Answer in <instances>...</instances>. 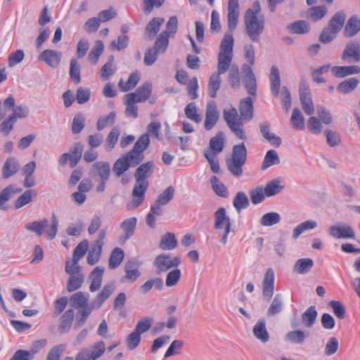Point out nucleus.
<instances>
[{"label": "nucleus", "instance_id": "nucleus-1", "mask_svg": "<svg viewBox=\"0 0 360 360\" xmlns=\"http://www.w3.org/2000/svg\"><path fill=\"white\" fill-rule=\"evenodd\" d=\"M239 17L238 0H229L228 3V27L226 32L221 40L219 52L233 53L234 39L233 32L236 28Z\"/></svg>", "mask_w": 360, "mask_h": 360}, {"label": "nucleus", "instance_id": "nucleus-2", "mask_svg": "<svg viewBox=\"0 0 360 360\" xmlns=\"http://www.w3.org/2000/svg\"><path fill=\"white\" fill-rule=\"evenodd\" d=\"M247 156L248 151L244 143L233 147L231 157L226 160L227 168L233 176L240 177L243 175V167L246 162Z\"/></svg>", "mask_w": 360, "mask_h": 360}, {"label": "nucleus", "instance_id": "nucleus-3", "mask_svg": "<svg viewBox=\"0 0 360 360\" xmlns=\"http://www.w3.org/2000/svg\"><path fill=\"white\" fill-rule=\"evenodd\" d=\"M223 116L228 127L235 136L240 139L246 140L247 137L243 127V122L242 118L238 116L236 108L231 107L224 109Z\"/></svg>", "mask_w": 360, "mask_h": 360}, {"label": "nucleus", "instance_id": "nucleus-4", "mask_svg": "<svg viewBox=\"0 0 360 360\" xmlns=\"http://www.w3.org/2000/svg\"><path fill=\"white\" fill-rule=\"evenodd\" d=\"M246 34L253 42H259L260 35L263 33L265 26L264 16H244Z\"/></svg>", "mask_w": 360, "mask_h": 360}, {"label": "nucleus", "instance_id": "nucleus-5", "mask_svg": "<svg viewBox=\"0 0 360 360\" xmlns=\"http://www.w3.org/2000/svg\"><path fill=\"white\" fill-rule=\"evenodd\" d=\"M92 176L99 181L96 192L103 193L110 175V167L108 162L98 161L93 164L91 170Z\"/></svg>", "mask_w": 360, "mask_h": 360}, {"label": "nucleus", "instance_id": "nucleus-6", "mask_svg": "<svg viewBox=\"0 0 360 360\" xmlns=\"http://www.w3.org/2000/svg\"><path fill=\"white\" fill-rule=\"evenodd\" d=\"M214 228L216 230L224 229L220 242L226 245L228 240V236L231 232L235 233L231 229V219L227 215L224 207H219L214 214Z\"/></svg>", "mask_w": 360, "mask_h": 360}, {"label": "nucleus", "instance_id": "nucleus-7", "mask_svg": "<svg viewBox=\"0 0 360 360\" xmlns=\"http://www.w3.org/2000/svg\"><path fill=\"white\" fill-rule=\"evenodd\" d=\"M65 271L70 275L67 283V290L71 292L80 288L84 280V276L81 273V267L70 266V262L66 261Z\"/></svg>", "mask_w": 360, "mask_h": 360}, {"label": "nucleus", "instance_id": "nucleus-8", "mask_svg": "<svg viewBox=\"0 0 360 360\" xmlns=\"http://www.w3.org/2000/svg\"><path fill=\"white\" fill-rule=\"evenodd\" d=\"M341 59L347 63H356L360 61V43L356 41L348 42L342 53Z\"/></svg>", "mask_w": 360, "mask_h": 360}, {"label": "nucleus", "instance_id": "nucleus-9", "mask_svg": "<svg viewBox=\"0 0 360 360\" xmlns=\"http://www.w3.org/2000/svg\"><path fill=\"white\" fill-rule=\"evenodd\" d=\"M148 187V181H136L132 191L134 199L127 204L129 210L136 208L141 205L144 200L145 193Z\"/></svg>", "mask_w": 360, "mask_h": 360}, {"label": "nucleus", "instance_id": "nucleus-10", "mask_svg": "<svg viewBox=\"0 0 360 360\" xmlns=\"http://www.w3.org/2000/svg\"><path fill=\"white\" fill-rule=\"evenodd\" d=\"M140 263L135 258L129 259L124 266L125 275L121 278V282H135L141 276L139 270Z\"/></svg>", "mask_w": 360, "mask_h": 360}, {"label": "nucleus", "instance_id": "nucleus-11", "mask_svg": "<svg viewBox=\"0 0 360 360\" xmlns=\"http://www.w3.org/2000/svg\"><path fill=\"white\" fill-rule=\"evenodd\" d=\"M242 71L244 73L243 83L245 88L250 95L256 96L257 82L251 67L247 64H244L242 66Z\"/></svg>", "mask_w": 360, "mask_h": 360}, {"label": "nucleus", "instance_id": "nucleus-12", "mask_svg": "<svg viewBox=\"0 0 360 360\" xmlns=\"http://www.w3.org/2000/svg\"><path fill=\"white\" fill-rule=\"evenodd\" d=\"M329 234L335 238H354L355 232L352 227L347 224L331 226Z\"/></svg>", "mask_w": 360, "mask_h": 360}, {"label": "nucleus", "instance_id": "nucleus-13", "mask_svg": "<svg viewBox=\"0 0 360 360\" xmlns=\"http://www.w3.org/2000/svg\"><path fill=\"white\" fill-rule=\"evenodd\" d=\"M274 292V272L272 269H268L262 282V295L269 300Z\"/></svg>", "mask_w": 360, "mask_h": 360}, {"label": "nucleus", "instance_id": "nucleus-14", "mask_svg": "<svg viewBox=\"0 0 360 360\" xmlns=\"http://www.w3.org/2000/svg\"><path fill=\"white\" fill-rule=\"evenodd\" d=\"M137 224V219L134 217L124 219L120 224V229L123 231L124 235L120 237V241L122 243L131 238L135 232Z\"/></svg>", "mask_w": 360, "mask_h": 360}, {"label": "nucleus", "instance_id": "nucleus-15", "mask_svg": "<svg viewBox=\"0 0 360 360\" xmlns=\"http://www.w3.org/2000/svg\"><path fill=\"white\" fill-rule=\"evenodd\" d=\"M39 60L45 62L50 67L57 68L61 60V53L59 51L46 49L39 56Z\"/></svg>", "mask_w": 360, "mask_h": 360}, {"label": "nucleus", "instance_id": "nucleus-16", "mask_svg": "<svg viewBox=\"0 0 360 360\" xmlns=\"http://www.w3.org/2000/svg\"><path fill=\"white\" fill-rule=\"evenodd\" d=\"M239 112L243 122H247L252 119L254 108L252 99L250 97H246L240 101Z\"/></svg>", "mask_w": 360, "mask_h": 360}, {"label": "nucleus", "instance_id": "nucleus-17", "mask_svg": "<svg viewBox=\"0 0 360 360\" xmlns=\"http://www.w3.org/2000/svg\"><path fill=\"white\" fill-rule=\"evenodd\" d=\"M20 169V163L15 157H8L2 167L1 176L4 179H8L15 175Z\"/></svg>", "mask_w": 360, "mask_h": 360}, {"label": "nucleus", "instance_id": "nucleus-18", "mask_svg": "<svg viewBox=\"0 0 360 360\" xmlns=\"http://www.w3.org/2000/svg\"><path fill=\"white\" fill-rule=\"evenodd\" d=\"M89 294L83 292H77L72 294L70 297V306L75 309H85L90 307L89 303Z\"/></svg>", "mask_w": 360, "mask_h": 360}, {"label": "nucleus", "instance_id": "nucleus-19", "mask_svg": "<svg viewBox=\"0 0 360 360\" xmlns=\"http://www.w3.org/2000/svg\"><path fill=\"white\" fill-rule=\"evenodd\" d=\"M154 167L153 161H148L139 165L134 173L136 181H148L146 179L153 174Z\"/></svg>", "mask_w": 360, "mask_h": 360}, {"label": "nucleus", "instance_id": "nucleus-20", "mask_svg": "<svg viewBox=\"0 0 360 360\" xmlns=\"http://www.w3.org/2000/svg\"><path fill=\"white\" fill-rule=\"evenodd\" d=\"M22 188L17 187L14 184H10L5 187L0 192V210H6L7 207L4 205L6 202L10 200L12 195L20 193Z\"/></svg>", "mask_w": 360, "mask_h": 360}, {"label": "nucleus", "instance_id": "nucleus-21", "mask_svg": "<svg viewBox=\"0 0 360 360\" xmlns=\"http://www.w3.org/2000/svg\"><path fill=\"white\" fill-rule=\"evenodd\" d=\"M163 18L156 17L152 18L146 25L145 28V34L146 37L152 40L159 32L162 25L164 23Z\"/></svg>", "mask_w": 360, "mask_h": 360}, {"label": "nucleus", "instance_id": "nucleus-22", "mask_svg": "<svg viewBox=\"0 0 360 360\" xmlns=\"http://www.w3.org/2000/svg\"><path fill=\"white\" fill-rule=\"evenodd\" d=\"M219 117V112L215 105H208L205 112V129L211 130L217 124Z\"/></svg>", "mask_w": 360, "mask_h": 360}, {"label": "nucleus", "instance_id": "nucleus-23", "mask_svg": "<svg viewBox=\"0 0 360 360\" xmlns=\"http://www.w3.org/2000/svg\"><path fill=\"white\" fill-rule=\"evenodd\" d=\"M331 72L335 77L342 78L360 73V67L358 65L334 66Z\"/></svg>", "mask_w": 360, "mask_h": 360}, {"label": "nucleus", "instance_id": "nucleus-24", "mask_svg": "<svg viewBox=\"0 0 360 360\" xmlns=\"http://www.w3.org/2000/svg\"><path fill=\"white\" fill-rule=\"evenodd\" d=\"M360 31V19L357 15L351 16L347 22L344 30L345 37H354Z\"/></svg>", "mask_w": 360, "mask_h": 360}, {"label": "nucleus", "instance_id": "nucleus-25", "mask_svg": "<svg viewBox=\"0 0 360 360\" xmlns=\"http://www.w3.org/2000/svg\"><path fill=\"white\" fill-rule=\"evenodd\" d=\"M104 268L100 266H96L90 274L89 278L91 281L89 290L92 292L98 290L102 283Z\"/></svg>", "mask_w": 360, "mask_h": 360}, {"label": "nucleus", "instance_id": "nucleus-26", "mask_svg": "<svg viewBox=\"0 0 360 360\" xmlns=\"http://www.w3.org/2000/svg\"><path fill=\"white\" fill-rule=\"evenodd\" d=\"M233 54L219 52L217 57V72L224 74L231 68Z\"/></svg>", "mask_w": 360, "mask_h": 360}, {"label": "nucleus", "instance_id": "nucleus-27", "mask_svg": "<svg viewBox=\"0 0 360 360\" xmlns=\"http://www.w3.org/2000/svg\"><path fill=\"white\" fill-rule=\"evenodd\" d=\"M346 20V14L344 11H338L334 14L328 22V27L330 29L339 33L344 27Z\"/></svg>", "mask_w": 360, "mask_h": 360}, {"label": "nucleus", "instance_id": "nucleus-28", "mask_svg": "<svg viewBox=\"0 0 360 360\" xmlns=\"http://www.w3.org/2000/svg\"><path fill=\"white\" fill-rule=\"evenodd\" d=\"M152 92V84L150 83H145L139 86L136 91L129 94H134V100L137 103L145 102L150 96Z\"/></svg>", "mask_w": 360, "mask_h": 360}, {"label": "nucleus", "instance_id": "nucleus-29", "mask_svg": "<svg viewBox=\"0 0 360 360\" xmlns=\"http://www.w3.org/2000/svg\"><path fill=\"white\" fill-rule=\"evenodd\" d=\"M75 312L72 309L67 310L60 319L58 331L60 333H65L70 329L74 319Z\"/></svg>", "mask_w": 360, "mask_h": 360}, {"label": "nucleus", "instance_id": "nucleus-30", "mask_svg": "<svg viewBox=\"0 0 360 360\" xmlns=\"http://www.w3.org/2000/svg\"><path fill=\"white\" fill-rule=\"evenodd\" d=\"M318 311L315 306H310L302 314V322L307 328H311L316 322Z\"/></svg>", "mask_w": 360, "mask_h": 360}, {"label": "nucleus", "instance_id": "nucleus-31", "mask_svg": "<svg viewBox=\"0 0 360 360\" xmlns=\"http://www.w3.org/2000/svg\"><path fill=\"white\" fill-rule=\"evenodd\" d=\"M281 86V78L279 71L277 67L272 66L270 73V89L274 96H278Z\"/></svg>", "mask_w": 360, "mask_h": 360}, {"label": "nucleus", "instance_id": "nucleus-32", "mask_svg": "<svg viewBox=\"0 0 360 360\" xmlns=\"http://www.w3.org/2000/svg\"><path fill=\"white\" fill-rule=\"evenodd\" d=\"M177 240L175 234L167 232L161 237L159 248L164 250H172L176 248Z\"/></svg>", "mask_w": 360, "mask_h": 360}, {"label": "nucleus", "instance_id": "nucleus-33", "mask_svg": "<svg viewBox=\"0 0 360 360\" xmlns=\"http://www.w3.org/2000/svg\"><path fill=\"white\" fill-rule=\"evenodd\" d=\"M221 74H219V72H217L212 74L210 77L208 82V94L212 98H215L217 97V91L221 86Z\"/></svg>", "mask_w": 360, "mask_h": 360}, {"label": "nucleus", "instance_id": "nucleus-34", "mask_svg": "<svg viewBox=\"0 0 360 360\" xmlns=\"http://www.w3.org/2000/svg\"><path fill=\"white\" fill-rule=\"evenodd\" d=\"M225 135L221 131H219L217 134L211 138L210 141V147L214 154L220 153L224 147Z\"/></svg>", "mask_w": 360, "mask_h": 360}, {"label": "nucleus", "instance_id": "nucleus-35", "mask_svg": "<svg viewBox=\"0 0 360 360\" xmlns=\"http://www.w3.org/2000/svg\"><path fill=\"white\" fill-rule=\"evenodd\" d=\"M124 257V251L120 248H115L110 255L108 266L110 269H115L122 262Z\"/></svg>", "mask_w": 360, "mask_h": 360}, {"label": "nucleus", "instance_id": "nucleus-36", "mask_svg": "<svg viewBox=\"0 0 360 360\" xmlns=\"http://www.w3.org/2000/svg\"><path fill=\"white\" fill-rule=\"evenodd\" d=\"M255 336L262 342H266L269 340V335L266 328L264 320L258 321L252 329Z\"/></svg>", "mask_w": 360, "mask_h": 360}, {"label": "nucleus", "instance_id": "nucleus-37", "mask_svg": "<svg viewBox=\"0 0 360 360\" xmlns=\"http://www.w3.org/2000/svg\"><path fill=\"white\" fill-rule=\"evenodd\" d=\"M89 243L87 240H83L80 242L74 250L73 257L70 266H79L78 262L86 254L88 250Z\"/></svg>", "mask_w": 360, "mask_h": 360}, {"label": "nucleus", "instance_id": "nucleus-38", "mask_svg": "<svg viewBox=\"0 0 360 360\" xmlns=\"http://www.w3.org/2000/svg\"><path fill=\"white\" fill-rule=\"evenodd\" d=\"M124 104L127 105L125 115L128 117L136 118L138 117V107L135 105L137 103L134 100V94H126Z\"/></svg>", "mask_w": 360, "mask_h": 360}, {"label": "nucleus", "instance_id": "nucleus-39", "mask_svg": "<svg viewBox=\"0 0 360 360\" xmlns=\"http://www.w3.org/2000/svg\"><path fill=\"white\" fill-rule=\"evenodd\" d=\"M171 256L169 254H161L158 255L154 261V265L160 272H166L172 269Z\"/></svg>", "mask_w": 360, "mask_h": 360}, {"label": "nucleus", "instance_id": "nucleus-40", "mask_svg": "<svg viewBox=\"0 0 360 360\" xmlns=\"http://www.w3.org/2000/svg\"><path fill=\"white\" fill-rule=\"evenodd\" d=\"M104 49V44L102 41L97 40L94 46L90 51L88 55V60L93 65H96L100 56L102 55Z\"/></svg>", "mask_w": 360, "mask_h": 360}, {"label": "nucleus", "instance_id": "nucleus-41", "mask_svg": "<svg viewBox=\"0 0 360 360\" xmlns=\"http://www.w3.org/2000/svg\"><path fill=\"white\" fill-rule=\"evenodd\" d=\"M359 82V80L355 77L347 79L338 84L337 90L344 94H349L356 88Z\"/></svg>", "mask_w": 360, "mask_h": 360}, {"label": "nucleus", "instance_id": "nucleus-42", "mask_svg": "<svg viewBox=\"0 0 360 360\" xmlns=\"http://www.w3.org/2000/svg\"><path fill=\"white\" fill-rule=\"evenodd\" d=\"M120 135V129L118 127H113L105 141V148L107 151H111L115 146Z\"/></svg>", "mask_w": 360, "mask_h": 360}, {"label": "nucleus", "instance_id": "nucleus-43", "mask_svg": "<svg viewBox=\"0 0 360 360\" xmlns=\"http://www.w3.org/2000/svg\"><path fill=\"white\" fill-rule=\"evenodd\" d=\"M314 266V261L310 258L299 259L294 265V271L300 274L309 272Z\"/></svg>", "mask_w": 360, "mask_h": 360}, {"label": "nucleus", "instance_id": "nucleus-44", "mask_svg": "<svg viewBox=\"0 0 360 360\" xmlns=\"http://www.w3.org/2000/svg\"><path fill=\"white\" fill-rule=\"evenodd\" d=\"M233 205L238 213L242 210L246 209L250 205L249 199L246 194L244 192L238 191L233 198Z\"/></svg>", "mask_w": 360, "mask_h": 360}, {"label": "nucleus", "instance_id": "nucleus-45", "mask_svg": "<svg viewBox=\"0 0 360 360\" xmlns=\"http://www.w3.org/2000/svg\"><path fill=\"white\" fill-rule=\"evenodd\" d=\"M283 188L279 179H274L266 184L264 190L266 197H271L281 193Z\"/></svg>", "mask_w": 360, "mask_h": 360}, {"label": "nucleus", "instance_id": "nucleus-46", "mask_svg": "<svg viewBox=\"0 0 360 360\" xmlns=\"http://www.w3.org/2000/svg\"><path fill=\"white\" fill-rule=\"evenodd\" d=\"M94 309L90 306L85 309H77L76 314V320L74 323V329L81 328L86 321L89 316L91 314Z\"/></svg>", "mask_w": 360, "mask_h": 360}, {"label": "nucleus", "instance_id": "nucleus-47", "mask_svg": "<svg viewBox=\"0 0 360 360\" xmlns=\"http://www.w3.org/2000/svg\"><path fill=\"white\" fill-rule=\"evenodd\" d=\"M153 287L162 290L164 288L163 280L158 277L149 279L140 286V291L143 294H146Z\"/></svg>", "mask_w": 360, "mask_h": 360}, {"label": "nucleus", "instance_id": "nucleus-48", "mask_svg": "<svg viewBox=\"0 0 360 360\" xmlns=\"http://www.w3.org/2000/svg\"><path fill=\"white\" fill-rule=\"evenodd\" d=\"M140 80V74L138 72H132L130 74L126 84L123 85V80L120 79L119 82V86L123 92L129 91L133 89Z\"/></svg>", "mask_w": 360, "mask_h": 360}, {"label": "nucleus", "instance_id": "nucleus-49", "mask_svg": "<svg viewBox=\"0 0 360 360\" xmlns=\"http://www.w3.org/2000/svg\"><path fill=\"white\" fill-rule=\"evenodd\" d=\"M290 122L294 129L297 130L304 129V117L299 108H295L292 109Z\"/></svg>", "mask_w": 360, "mask_h": 360}, {"label": "nucleus", "instance_id": "nucleus-50", "mask_svg": "<svg viewBox=\"0 0 360 360\" xmlns=\"http://www.w3.org/2000/svg\"><path fill=\"white\" fill-rule=\"evenodd\" d=\"M283 296L281 294H276L274 296V297L272 300V302L268 309L267 315L269 316H271L275 314H277L283 310Z\"/></svg>", "mask_w": 360, "mask_h": 360}, {"label": "nucleus", "instance_id": "nucleus-51", "mask_svg": "<svg viewBox=\"0 0 360 360\" xmlns=\"http://www.w3.org/2000/svg\"><path fill=\"white\" fill-rule=\"evenodd\" d=\"M280 163V159L278 153L274 150H269L266 152L262 165V169L264 170L271 166L278 165Z\"/></svg>", "mask_w": 360, "mask_h": 360}, {"label": "nucleus", "instance_id": "nucleus-52", "mask_svg": "<svg viewBox=\"0 0 360 360\" xmlns=\"http://www.w3.org/2000/svg\"><path fill=\"white\" fill-rule=\"evenodd\" d=\"M49 225V221L44 219L41 221H34L32 223L25 224V229L35 233L37 236H41L43 234L44 229Z\"/></svg>", "mask_w": 360, "mask_h": 360}, {"label": "nucleus", "instance_id": "nucleus-53", "mask_svg": "<svg viewBox=\"0 0 360 360\" xmlns=\"http://www.w3.org/2000/svg\"><path fill=\"white\" fill-rule=\"evenodd\" d=\"M84 146L80 142L76 143L73 148L70 149V167H75L80 161L82 157Z\"/></svg>", "mask_w": 360, "mask_h": 360}, {"label": "nucleus", "instance_id": "nucleus-54", "mask_svg": "<svg viewBox=\"0 0 360 360\" xmlns=\"http://www.w3.org/2000/svg\"><path fill=\"white\" fill-rule=\"evenodd\" d=\"M288 29L293 34H306L309 31V24L304 20H297L288 25Z\"/></svg>", "mask_w": 360, "mask_h": 360}, {"label": "nucleus", "instance_id": "nucleus-55", "mask_svg": "<svg viewBox=\"0 0 360 360\" xmlns=\"http://www.w3.org/2000/svg\"><path fill=\"white\" fill-rule=\"evenodd\" d=\"M124 157L127 160V162H129L130 167L138 166L144 160L143 154L136 152V150L133 148L126 153Z\"/></svg>", "mask_w": 360, "mask_h": 360}, {"label": "nucleus", "instance_id": "nucleus-56", "mask_svg": "<svg viewBox=\"0 0 360 360\" xmlns=\"http://www.w3.org/2000/svg\"><path fill=\"white\" fill-rule=\"evenodd\" d=\"M105 351V343L103 340L95 342L89 349V356L91 360H96L100 358Z\"/></svg>", "mask_w": 360, "mask_h": 360}, {"label": "nucleus", "instance_id": "nucleus-57", "mask_svg": "<svg viewBox=\"0 0 360 360\" xmlns=\"http://www.w3.org/2000/svg\"><path fill=\"white\" fill-rule=\"evenodd\" d=\"M103 246L94 243L87 256V262L90 265L96 264L101 255Z\"/></svg>", "mask_w": 360, "mask_h": 360}, {"label": "nucleus", "instance_id": "nucleus-58", "mask_svg": "<svg viewBox=\"0 0 360 360\" xmlns=\"http://www.w3.org/2000/svg\"><path fill=\"white\" fill-rule=\"evenodd\" d=\"M210 183L213 191L217 195L223 198H226L228 196L229 193L227 188L216 176H213L210 179Z\"/></svg>", "mask_w": 360, "mask_h": 360}, {"label": "nucleus", "instance_id": "nucleus-59", "mask_svg": "<svg viewBox=\"0 0 360 360\" xmlns=\"http://www.w3.org/2000/svg\"><path fill=\"white\" fill-rule=\"evenodd\" d=\"M327 13V8L324 6L310 7L307 11L309 18L314 21H318L323 18Z\"/></svg>", "mask_w": 360, "mask_h": 360}, {"label": "nucleus", "instance_id": "nucleus-60", "mask_svg": "<svg viewBox=\"0 0 360 360\" xmlns=\"http://www.w3.org/2000/svg\"><path fill=\"white\" fill-rule=\"evenodd\" d=\"M281 221V216L277 212H268L264 214L261 219L260 224L264 226H271L277 224Z\"/></svg>", "mask_w": 360, "mask_h": 360}, {"label": "nucleus", "instance_id": "nucleus-61", "mask_svg": "<svg viewBox=\"0 0 360 360\" xmlns=\"http://www.w3.org/2000/svg\"><path fill=\"white\" fill-rule=\"evenodd\" d=\"M33 191L32 189L24 191L15 201L14 207L18 210L27 205L32 200Z\"/></svg>", "mask_w": 360, "mask_h": 360}, {"label": "nucleus", "instance_id": "nucleus-62", "mask_svg": "<svg viewBox=\"0 0 360 360\" xmlns=\"http://www.w3.org/2000/svg\"><path fill=\"white\" fill-rule=\"evenodd\" d=\"M169 37L165 32H161L158 36L152 48L160 53H165L169 44Z\"/></svg>", "mask_w": 360, "mask_h": 360}, {"label": "nucleus", "instance_id": "nucleus-63", "mask_svg": "<svg viewBox=\"0 0 360 360\" xmlns=\"http://www.w3.org/2000/svg\"><path fill=\"white\" fill-rule=\"evenodd\" d=\"M197 111L198 109L195 103H188L184 109L185 115L187 118L195 123H199L202 121V117Z\"/></svg>", "mask_w": 360, "mask_h": 360}, {"label": "nucleus", "instance_id": "nucleus-64", "mask_svg": "<svg viewBox=\"0 0 360 360\" xmlns=\"http://www.w3.org/2000/svg\"><path fill=\"white\" fill-rule=\"evenodd\" d=\"M175 188L174 186H168L161 194H160L155 200L162 205H167L174 198Z\"/></svg>", "mask_w": 360, "mask_h": 360}]
</instances>
